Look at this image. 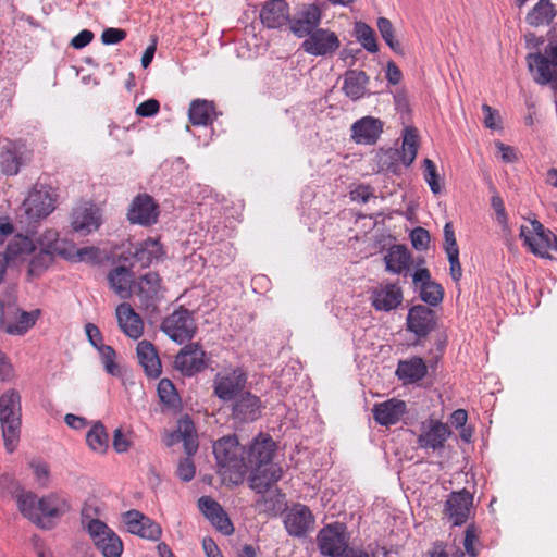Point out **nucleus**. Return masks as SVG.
Returning a JSON list of instances; mask_svg holds the SVG:
<instances>
[{"mask_svg":"<svg viewBox=\"0 0 557 557\" xmlns=\"http://www.w3.org/2000/svg\"><path fill=\"white\" fill-rule=\"evenodd\" d=\"M214 106L205 99H196L189 106V121L196 126H207L213 122Z\"/></svg>","mask_w":557,"mask_h":557,"instance_id":"nucleus-38","label":"nucleus"},{"mask_svg":"<svg viewBox=\"0 0 557 557\" xmlns=\"http://www.w3.org/2000/svg\"><path fill=\"white\" fill-rule=\"evenodd\" d=\"M423 177L434 195H438L442 191L436 165L431 159H424L423 161Z\"/></svg>","mask_w":557,"mask_h":557,"instance_id":"nucleus-50","label":"nucleus"},{"mask_svg":"<svg viewBox=\"0 0 557 557\" xmlns=\"http://www.w3.org/2000/svg\"><path fill=\"white\" fill-rule=\"evenodd\" d=\"M420 298L429 306H437L443 301L444 289L441 284L434 282L425 286H420Z\"/></svg>","mask_w":557,"mask_h":557,"instance_id":"nucleus-47","label":"nucleus"},{"mask_svg":"<svg viewBox=\"0 0 557 557\" xmlns=\"http://www.w3.org/2000/svg\"><path fill=\"white\" fill-rule=\"evenodd\" d=\"M428 373V367L420 357H412L408 360H400L397 364L396 375L404 383H416L421 381Z\"/></svg>","mask_w":557,"mask_h":557,"instance_id":"nucleus-32","label":"nucleus"},{"mask_svg":"<svg viewBox=\"0 0 557 557\" xmlns=\"http://www.w3.org/2000/svg\"><path fill=\"white\" fill-rule=\"evenodd\" d=\"M97 349L100 354L106 371L111 375H119L120 368L115 362V350L111 346L104 344H100V346Z\"/></svg>","mask_w":557,"mask_h":557,"instance_id":"nucleus-49","label":"nucleus"},{"mask_svg":"<svg viewBox=\"0 0 557 557\" xmlns=\"http://www.w3.org/2000/svg\"><path fill=\"white\" fill-rule=\"evenodd\" d=\"M41 311L35 309L30 312L21 311L16 321L7 325V332L12 335H24L29 329H32Z\"/></svg>","mask_w":557,"mask_h":557,"instance_id":"nucleus-43","label":"nucleus"},{"mask_svg":"<svg viewBox=\"0 0 557 557\" xmlns=\"http://www.w3.org/2000/svg\"><path fill=\"white\" fill-rule=\"evenodd\" d=\"M16 505L22 516L44 530H51L57 522L71 510L67 497L51 493L37 497L32 492H21L16 495Z\"/></svg>","mask_w":557,"mask_h":557,"instance_id":"nucleus-1","label":"nucleus"},{"mask_svg":"<svg viewBox=\"0 0 557 557\" xmlns=\"http://www.w3.org/2000/svg\"><path fill=\"white\" fill-rule=\"evenodd\" d=\"M163 255L164 250L159 239L147 238L136 247L134 258L143 268H146L153 261L160 260Z\"/></svg>","mask_w":557,"mask_h":557,"instance_id":"nucleus-37","label":"nucleus"},{"mask_svg":"<svg viewBox=\"0 0 557 557\" xmlns=\"http://www.w3.org/2000/svg\"><path fill=\"white\" fill-rule=\"evenodd\" d=\"M341 47V40L338 36L325 28H318L301 44V49L308 54L314 57H326L334 54Z\"/></svg>","mask_w":557,"mask_h":557,"instance_id":"nucleus-12","label":"nucleus"},{"mask_svg":"<svg viewBox=\"0 0 557 557\" xmlns=\"http://www.w3.org/2000/svg\"><path fill=\"white\" fill-rule=\"evenodd\" d=\"M413 284L420 288V286H425L428 284H433L434 281L431 278V273L426 268H421L416 270L412 275Z\"/></svg>","mask_w":557,"mask_h":557,"instance_id":"nucleus-64","label":"nucleus"},{"mask_svg":"<svg viewBox=\"0 0 557 557\" xmlns=\"http://www.w3.org/2000/svg\"><path fill=\"white\" fill-rule=\"evenodd\" d=\"M446 255L449 262V274L453 281L458 283L462 276V268L459 261V251L448 252Z\"/></svg>","mask_w":557,"mask_h":557,"instance_id":"nucleus-61","label":"nucleus"},{"mask_svg":"<svg viewBox=\"0 0 557 557\" xmlns=\"http://www.w3.org/2000/svg\"><path fill=\"white\" fill-rule=\"evenodd\" d=\"M122 520L126 530L149 541H159L162 535V529L159 523L151 520L138 510L131 509L122 515Z\"/></svg>","mask_w":557,"mask_h":557,"instance_id":"nucleus-15","label":"nucleus"},{"mask_svg":"<svg viewBox=\"0 0 557 557\" xmlns=\"http://www.w3.org/2000/svg\"><path fill=\"white\" fill-rule=\"evenodd\" d=\"M161 331L173 342L183 344L195 336L197 323L193 312L181 306L162 320Z\"/></svg>","mask_w":557,"mask_h":557,"instance_id":"nucleus-6","label":"nucleus"},{"mask_svg":"<svg viewBox=\"0 0 557 557\" xmlns=\"http://www.w3.org/2000/svg\"><path fill=\"white\" fill-rule=\"evenodd\" d=\"M314 524V517L306 505L295 504L286 512L284 525L287 533L294 537H304Z\"/></svg>","mask_w":557,"mask_h":557,"instance_id":"nucleus-19","label":"nucleus"},{"mask_svg":"<svg viewBox=\"0 0 557 557\" xmlns=\"http://www.w3.org/2000/svg\"><path fill=\"white\" fill-rule=\"evenodd\" d=\"M444 250L448 252L459 251L453 224L447 222L444 226Z\"/></svg>","mask_w":557,"mask_h":557,"instance_id":"nucleus-59","label":"nucleus"},{"mask_svg":"<svg viewBox=\"0 0 557 557\" xmlns=\"http://www.w3.org/2000/svg\"><path fill=\"white\" fill-rule=\"evenodd\" d=\"M178 437L187 456L191 457L198 450V438L190 419H182L178 423Z\"/></svg>","mask_w":557,"mask_h":557,"instance_id":"nucleus-42","label":"nucleus"},{"mask_svg":"<svg viewBox=\"0 0 557 557\" xmlns=\"http://www.w3.org/2000/svg\"><path fill=\"white\" fill-rule=\"evenodd\" d=\"M112 445L116 453H125L128 450L131 443L125 437L121 429H116L113 434Z\"/></svg>","mask_w":557,"mask_h":557,"instance_id":"nucleus-63","label":"nucleus"},{"mask_svg":"<svg viewBox=\"0 0 557 557\" xmlns=\"http://www.w3.org/2000/svg\"><path fill=\"white\" fill-rule=\"evenodd\" d=\"M322 20L321 9L317 3H306L299 7L293 17L289 16L290 32L298 38H305L315 29Z\"/></svg>","mask_w":557,"mask_h":557,"instance_id":"nucleus-11","label":"nucleus"},{"mask_svg":"<svg viewBox=\"0 0 557 557\" xmlns=\"http://www.w3.org/2000/svg\"><path fill=\"white\" fill-rule=\"evenodd\" d=\"M158 396L160 400L169 406L174 407L178 403V394L174 384L169 379H162L158 383L157 387Z\"/></svg>","mask_w":557,"mask_h":557,"instance_id":"nucleus-48","label":"nucleus"},{"mask_svg":"<svg viewBox=\"0 0 557 557\" xmlns=\"http://www.w3.org/2000/svg\"><path fill=\"white\" fill-rule=\"evenodd\" d=\"M52 262V256L51 253L47 251H40L39 253L35 255L30 262H29V269L28 274L32 276H38L48 265Z\"/></svg>","mask_w":557,"mask_h":557,"instance_id":"nucleus-51","label":"nucleus"},{"mask_svg":"<svg viewBox=\"0 0 557 557\" xmlns=\"http://www.w3.org/2000/svg\"><path fill=\"white\" fill-rule=\"evenodd\" d=\"M351 132L357 144L373 145L383 132V123L379 119L366 116L352 124Z\"/></svg>","mask_w":557,"mask_h":557,"instance_id":"nucleus-29","label":"nucleus"},{"mask_svg":"<svg viewBox=\"0 0 557 557\" xmlns=\"http://www.w3.org/2000/svg\"><path fill=\"white\" fill-rule=\"evenodd\" d=\"M369 76L363 71L350 70L344 77L343 91L351 100H358L366 94Z\"/></svg>","mask_w":557,"mask_h":557,"instance_id":"nucleus-35","label":"nucleus"},{"mask_svg":"<svg viewBox=\"0 0 557 557\" xmlns=\"http://www.w3.org/2000/svg\"><path fill=\"white\" fill-rule=\"evenodd\" d=\"M472 507L473 495L462 488L449 494L445 502L444 513L453 525H462L468 521Z\"/></svg>","mask_w":557,"mask_h":557,"instance_id":"nucleus-14","label":"nucleus"},{"mask_svg":"<svg viewBox=\"0 0 557 557\" xmlns=\"http://www.w3.org/2000/svg\"><path fill=\"white\" fill-rule=\"evenodd\" d=\"M529 70L534 73V81L541 85L550 84L554 90H557V65L552 64L548 58L536 52L527 57Z\"/></svg>","mask_w":557,"mask_h":557,"instance_id":"nucleus-23","label":"nucleus"},{"mask_svg":"<svg viewBox=\"0 0 557 557\" xmlns=\"http://www.w3.org/2000/svg\"><path fill=\"white\" fill-rule=\"evenodd\" d=\"M108 281L111 288L121 298L125 299L131 296L134 275L126 267L120 265L112 269L108 274Z\"/></svg>","mask_w":557,"mask_h":557,"instance_id":"nucleus-34","label":"nucleus"},{"mask_svg":"<svg viewBox=\"0 0 557 557\" xmlns=\"http://www.w3.org/2000/svg\"><path fill=\"white\" fill-rule=\"evenodd\" d=\"M478 541H479V529L475 524L471 523L466 528L465 539H463L465 550L470 557L478 556V549L474 546V543Z\"/></svg>","mask_w":557,"mask_h":557,"instance_id":"nucleus-53","label":"nucleus"},{"mask_svg":"<svg viewBox=\"0 0 557 557\" xmlns=\"http://www.w3.org/2000/svg\"><path fill=\"white\" fill-rule=\"evenodd\" d=\"M358 42L370 53L379 50L374 30L364 22H356L354 27Z\"/></svg>","mask_w":557,"mask_h":557,"instance_id":"nucleus-44","label":"nucleus"},{"mask_svg":"<svg viewBox=\"0 0 557 557\" xmlns=\"http://www.w3.org/2000/svg\"><path fill=\"white\" fill-rule=\"evenodd\" d=\"M0 424L5 448L12 453L21 432V396L10 389L0 396Z\"/></svg>","mask_w":557,"mask_h":557,"instance_id":"nucleus-3","label":"nucleus"},{"mask_svg":"<svg viewBox=\"0 0 557 557\" xmlns=\"http://www.w3.org/2000/svg\"><path fill=\"white\" fill-rule=\"evenodd\" d=\"M418 153V135L416 128L407 127L405 128L403 136V146L401 152L398 150H388L382 156H401V161L405 166H410L417 158Z\"/></svg>","mask_w":557,"mask_h":557,"instance_id":"nucleus-36","label":"nucleus"},{"mask_svg":"<svg viewBox=\"0 0 557 557\" xmlns=\"http://www.w3.org/2000/svg\"><path fill=\"white\" fill-rule=\"evenodd\" d=\"M82 523L85 525L95 547L103 557H121L124 545L121 537L107 523L99 519H88L86 510L82 511Z\"/></svg>","mask_w":557,"mask_h":557,"instance_id":"nucleus-4","label":"nucleus"},{"mask_svg":"<svg viewBox=\"0 0 557 557\" xmlns=\"http://www.w3.org/2000/svg\"><path fill=\"white\" fill-rule=\"evenodd\" d=\"M450 435L451 431L446 423L437 420H429L422 423L417 443L422 449L436 451L444 448Z\"/></svg>","mask_w":557,"mask_h":557,"instance_id":"nucleus-16","label":"nucleus"},{"mask_svg":"<svg viewBox=\"0 0 557 557\" xmlns=\"http://www.w3.org/2000/svg\"><path fill=\"white\" fill-rule=\"evenodd\" d=\"M94 39V33L89 29L81 30L75 37L71 40V46L75 49H82L89 45Z\"/></svg>","mask_w":557,"mask_h":557,"instance_id":"nucleus-62","label":"nucleus"},{"mask_svg":"<svg viewBox=\"0 0 557 557\" xmlns=\"http://www.w3.org/2000/svg\"><path fill=\"white\" fill-rule=\"evenodd\" d=\"M218 473L232 484H240L247 473L246 448L239 444L236 435H225L213 444Z\"/></svg>","mask_w":557,"mask_h":557,"instance_id":"nucleus-2","label":"nucleus"},{"mask_svg":"<svg viewBox=\"0 0 557 557\" xmlns=\"http://www.w3.org/2000/svg\"><path fill=\"white\" fill-rule=\"evenodd\" d=\"M276 451V444L273 438L268 435L260 433L257 437L253 438L248 449H246V458L245 463L247 467V472L251 468L256 467H264L267 465H271L272 459Z\"/></svg>","mask_w":557,"mask_h":557,"instance_id":"nucleus-13","label":"nucleus"},{"mask_svg":"<svg viewBox=\"0 0 557 557\" xmlns=\"http://www.w3.org/2000/svg\"><path fill=\"white\" fill-rule=\"evenodd\" d=\"M159 206L148 194L136 196L128 209L127 218L131 223L149 226L158 221Z\"/></svg>","mask_w":557,"mask_h":557,"instance_id":"nucleus-18","label":"nucleus"},{"mask_svg":"<svg viewBox=\"0 0 557 557\" xmlns=\"http://www.w3.org/2000/svg\"><path fill=\"white\" fill-rule=\"evenodd\" d=\"M115 313L119 326L126 336L137 339L143 335V320L128 304H120L115 309Z\"/></svg>","mask_w":557,"mask_h":557,"instance_id":"nucleus-31","label":"nucleus"},{"mask_svg":"<svg viewBox=\"0 0 557 557\" xmlns=\"http://www.w3.org/2000/svg\"><path fill=\"white\" fill-rule=\"evenodd\" d=\"M384 262L388 272L400 274L409 270L411 253L405 245H393L384 256Z\"/></svg>","mask_w":557,"mask_h":557,"instance_id":"nucleus-33","label":"nucleus"},{"mask_svg":"<svg viewBox=\"0 0 557 557\" xmlns=\"http://www.w3.org/2000/svg\"><path fill=\"white\" fill-rule=\"evenodd\" d=\"M251 471L249 476V486L256 493L262 494L261 498L257 500V505L260 506L262 503H267L264 493L269 491L283 474L282 468L278 465L271 463L264 467H256L249 469Z\"/></svg>","mask_w":557,"mask_h":557,"instance_id":"nucleus-20","label":"nucleus"},{"mask_svg":"<svg viewBox=\"0 0 557 557\" xmlns=\"http://www.w3.org/2000/svg\"><path fill=\"white\" fill-rule=\"evenodd\" d=\"M557 15L555 4L550 0H540L528 13L527 22L531 26L549 25Z\"/></svg>","mask_w":557,"mask_h":557,"instance_id":"nucleus-39","label":"nucleus"},{"mask_svg":"<svg viewBox=\"0 0 557 557\" xmlns=\"http://www.w3.org/2000/svg\"><path fill=\"white\" fill-rule=\"evenodd\" d=\"M160 110V103L156 99H148L136 108V114L143 117L156 115Z\"/></svg>","mask_w":557,"mask_h":557,"instance_id":"nucleus-60","label":"nucleus"},{"mask_svg":"<svg viewBox=\"0 0 557 557\" xmlns=\"http://www.w3.org/2000/svg\"><path fill=\"white\" fill-rule=\"evenodd\" d=\"M100 215L92 205H82L73 209L71 225L75 232L89 234L100 226Z\"/></svg>","mask_w":557,"mask_h":557,"instance_id":"nucleus-28","label":"nucleus"},{"mask_svg":"<svg viewBox=\"0 0 557 557\" xmlns=\"http://www.w3.org/2000/svg\"><path fill=\"white\" fill-rule=\"evenodd\" d=\"M32 156L33 151L23 140L5 139L0 146V172L7 176L16 175Z\"/></svg>","mask_w":557,"mask_h":557,"instance_id":"nucleus-9","label":"nucleus"},{"mask_svg":"<svg viewBox=\"0 0 557 557\" xmlns=\"http://www.w3.org/2000/svg\"><path fill=\"white\" fill-rule=\"evenodd\" d=\"M34 249L33 242L22 235H17L9 243L5 248V251L0 253V256L5 257L7 265L9 263L17 261L23 258V256L28 255Z\"/></svg>","mask_w":557,"mask_h":557,"instance_id":"nucleus-41","label":"nucleus"},{"mask_svg":"<svg viewBox=\"0 0 557 557\" xmlns=\"http://www.w3.org/2000/svg\"><path fill=\"white\" fill-rule=\"evenodd\" d=\"M195 473H196V467L189 456L180 460L177 470H176V474L182 481H184V482L191 481L195 476Z\"/></svg>","mask_w":557,"mask_h":557,"instance_id":"nucleus-54","label":"nucleus"},{"mask_svg":"<svg viewBox=\"0 0 557 557\" xmlns=\"http://www.w3.org/2000/svg\"><path fill=\"white\" fill-rule=\"evenodd\" d=\"M55 250H58L59 253L64 256L66 259L73 261L94 260L98 256V249L95 247H84L75 249L74 252H65L64 250H61L59 247H55Z\"/></svg>","mask_w":557,"mask_h":557,"instance_id":"nucleus-52","label":"nucleus"},{"mask_svg":"<svg viewBox=\"0 0 557 557\" xmlns=\"http://www.w3.org/2000/svg\"><path fill=\"white\" fill-rule=\"evenodd\" d=\"M406 324L419 338L426 337L435 327V312L424 305H416L409 309Z\"/></svg>","mask_w":557,"mask_h":557,"instance_id":"nucleus-22","label":"nucleus"},{"mask_svg":"<svg viewBox=\"0 0 557 557\" xmlns=\"http://www.w3.org/2000/svg\"><path fill=\"white\" fill-rule=\"evenodd\" d=\"M519 237L523 246L540 258L552 259L549 250L557 251V236L539 220H531L530 226L521 225Z\"/></svg>","mask_w":557,"mask_h":557,"instance_id":"nucleus-5","label":"nucleus"},{"mask_svg":"<svg viewBox=\"0 0 557 557\" xmlns=\"http://www.w3.org/2000/svg\"><path fill=\"white\" fill-rule=\"evenodd\" d=\"M57 193L49 186L35 185L23 201V210L29 221L47 218L55 209Z\"/></svg>","mask_w":557,"mask_h":557,"instance_id":"nucleus-7","label":"nucleus"},{"mask_svg":"<svg viewBox=\"0 0 557 557\" xmlns=\"http://www.w3.org/2000/svg\"><path fill=\"white\" fill-rule=\"evenodd\" d=\"M199 510L210 522L223 534L230 535L234 527L221 505L210 496H202L198 499Z\"/></svg>","mask_w":557,"mask_h":557,"instance_id":"nucleus-26","label":"nucleus"},{"mask_svg":"<svg viewBox=\"0 0 557 557\" xmlns=\"http://www.w3.org/2000/svg\"><path fill=\"white\" fill-rule=\"evenodd\" d=\"M377 29L386 45L396 53H403L400 42L395 38V29L392 22L386 17H379L376 22Z\"/></svg>","mask_w":557,"mask_h":557,"instance_id":"nucleus-46","label":"nucleus"},{"mask_svg":"<svg viewBox=\"0 0 557 557\" xmlns=\"http://www.w3.org/2000/svg\"><path fill=\"white\" fill-rule=\"evenodd\" d=\"M127 34L122 28L109 27L106 28L101 34V41L104 45H115L126 38Z\"/></svg>","mask_w":557,"mask_h":557,"instance_id":"nucleus-57","label":"nucleus"},{"mask_svg":"<svg viewBox=\"0 0 557 557\" xmlns=\"http://www.w3.org/2000/svg\"><path fill=\"white\" fill-rule=\"evenodd\" d=\"M403 290L395 283L382 284L371 293V302L377 311H391L396 309L403 301Z\"/></svg>","mask_w":557,"mask_h":557,"instance_id":"nucleus-25","label":"nucleus"},{"mask_svg":"<svg viewBox=\"0 0 557 557\" xmlns=\"http://www.w3.org/2000/svg\"><path fill=\"white\" fill-rule=\"evenodd\" d=\"M491 206L496 213L497 222L504 228H506L508 226V215L505 209L504 200L498 194L492 196Z\"/></svg>","mask_w":557,"mask_h":557,"instance_id":"nucleus-56","label":"nucleus"},{"mask_svg":"<svg viewBox=\"0 0 557 557\" xmlns=\"http://www.w3.org/2000/svg\"><path fill=\"white\" fill-rule=\"evenodd\" d=\"M108 434L102 423L98 422L86 434L88 446L98 453H104L108 448Z\"/></svg>","mask_w":557,"mask_h":557,"instance_id":"nucleus-45","label":"nucleus"},{"mask_svg":"<svg viewBox=\"0 0 557 557\" xmlns=\"http://www.w3.org/2000/svg\"><path fill=\"white\" fill-rule=\"evenodd\" d=\"M406 411V403L397 398L375 404L372 409L375 422L383 426H391L398 423Z\"/></svg>","mask_w":557,"mask_h":557,"instance_id":"nucleus-27","label":"nucleus"},{"mask_svg":"<svg viewBox=\"0 0 557 557\" xmlns=\"http://www.w3.org/2000/svg\"><path fill=\"white\" fill-rule=\"evenodd\" d=\"M247 383V375L240 369H225L215 374L213 380V393L223 400H235L240 394Z\"/></svg>","mask_w":557,"mask_h":557,"instance_id":"nucleus-8","label":"nucleus"},{"mask_svg":"<svg viewBox=\"0 0 557 557\" xmlns=\"http://www.w3.org/2000/svg\"><path fill=\"white\" fill-rule=\"evenodd\" d=\"M261 416V400L250 392L240 394L232 405L231 417L235 423H248Z\"/></svg>","mask_w":557,"mask_h":557,"instance_id":"nucleus-21","label":"nucleus"},{"mask_svg":"<svg viewBox=\"0 0 557 557\" xmlns=\"http://www.w3.org/2000/svg\"><path fill=\"white\" fill-rule=\"evenodd\" d=\"M289 16V5L285 0H268L259 13L263 26L271 29L288 24Z\"/></svg>","mask_w":557,"mask_h":557,"instance_id":"nucleus-24","label":"nucleus"},{"mask_svg":"<svg viewBox=\"0 0 557 557\" xmlns=\"http://www.w3.org/2000/svg\"><path fill=\"white\" fill-rule=\"evenodd\" d=\"M138 363L148 377L157 379L162 372L161 361L158 351L149 341H140L136 347Z\"/></svg>","mask_w":557,"mask_h":557,"instance_id":"nucleus-30","label":"nucleus"},{"mask_svg":"<svg viewBox=\"0 0 557 557\" xmlns=\"http://www.w3.org/2000/svg\"><path fill=\"white\" fill-rule=\"evenodd\" d=\"M482 111L484 115L483 122L485 127L491 129L499 128L500 117L498 111L486 103L482 106Z\"/></svg>","mask_w":557,"mask_h":557,"instance_id":"nucleus-58","label":"nucleus"},{"mask_svg":"<svg viewBox=\"0 0 557 557\" xmlns=\"http://www.w3.org/2000/svg\"><path fill=\"white\" fill-rule=\"evenodd\" d=\"M320 553L329 557L344 556L348 548V536L346 525L334 522L322 528L317 536Z\"/></svg>","mask_w":557,"mask_h":557,"instance_id":"nucleus-10","label":"nucleus"},{"mask_svg":"<svg viewBox=\"0 0 557 557\" xmlns=\"http://www.w3.org/2000/svg\"><path fill=\"white\" fill-rule=\"evenodd\" d=\"M206 352L198 343L185 345L175 357V368L186 376H193L207 368Z\"/></svg>","mask_w":557,"mask_h":557,"instance_id":"nucleus-17","label":"nucleus"},{"mask_svg":"<svg viewBox=\"0 0 557 557\" xmlns=\"http://www.w3.org/2000/svg\"><path fill=\"white\" fill-rule=\"evenodd\" d=\"M161 289V277L157 272H148L139 278L138 295L149 306V301L157 298Z\"/></svg>","mask_w":557,"mask_h":557,"instance_id":"nucleus-40","label":"nucleus"},{"mask_svg":"<svg viewBox=\"0 0 557 557\" xmlns=\"http://www.w3.org/2000/svg\"><path fill=\"white\" fill-rule=\"evenodd\" d=\"M410 239L417 250H425L430 244V234L423 227H416L410 233Z\"/></svg>","mask_w":557,"mask_h":557,"instance_id":"nucleus-55","label":"nucleus"}]
</instances>
